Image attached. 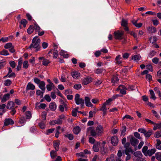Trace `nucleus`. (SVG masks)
<instances>
[{
	"label": "nucleus",
	"instance_id": "nucleus-1",
	"mask_svg": "<svg viewBox=\"0 0 161 161\" xmlns=\"http://www.w3.org/2000/svg\"><path fill=\"white\" fill-rule=\"evenodd\" d=\"M41 42L40 39L38 38V36H35L32 39V43L29 47V48L31 49L33 47L36 49V51H38L39 50L41 47L39 45Z\"/></svg>",
	"mask_w": 161,
	"mask_h": 161
},
{
	"label": "nucleus",
	"instance_id": "nucleus-2",
	"mask_svg": "<svg viewBox=\"0 0 161 161\" xmlns=\"http://www.w3.org/2000/svg\"><path fill=\"white\" fill-rule=\"evenodd\" d=\"M75 100L77 104H80L81 107L84 106V101L82 98H80V95L79 94H75Z\"/></svg>",
	"mask_w": 161,
	"mask_h": 161
},
{
	"label": "nucleus",
	"instance_id": "nucleus-3",
	"mask_svg": "<svg viewBox=\"0 0 161 161\" xmlns=\"http://www.w3.org/2000/svg\"><path fill=\"white\" fill-rule=\"evenodd\" d=\"M127 139H130V142L131 144L135 147L139 142L138 140L134 137L132 135H130L127 137Z\"/></svg>",
	"mask_w": 161,
	"mask_h": 161
},
{
	"label": "nucleus",
	"instance_id": "nucleus-4",
	"mask_svg": "<svg viewBox=\"0 0 161 161\" xmlns=\"http://www.w3.org/2000/svg\"><path fill=\"white\" fill-rule=\"evenodd\" d=\"M124 34L123 31H118L114 32V38L116 39L120 40L123 39Z\"/></svg>",
	"mask_w": 161,
	"mask_h": 161
},
{
	"label": "nucleus",
	"instance_id": "nucleus-5",
	"mask_svg": "<svg viewBox=\"0 0 161 161\" xmlns=\"http://www.w3.org/2000/svg\"><path fill=\"white\" fill-rule=\"evenodd\" d=\"M89 132L90 133L91 135L92 136L95 137L97 135L96 130H95L92 127H89L87 129V134H88Z\"/></svg>",
	"mask_w": 161,
	"mask_h": 161
},
{
	"label": "nucleus",
	"instance_id": "nucleus-6",
	"mask_svg": "<svg viewBox=\"0 0 161 161\" xmlns=\"http://www.w3.org/2000/svg\"><path fill=\"white\" fill-rule=\"evenodd\" d=\"M96 130L97 134V136H101L103 133V127L101 125H98L96 128Z\"/></svg>",
	"mask_w": 161,
	"mask_h": 161
},
{
	"label": "nucleus",
	"instance_id": "nucleus-7",
	"mask_svg": "<svg viewBox=\"0 0 161 161\" xmlns=\"http://www.w3.org/2000/svg\"><path fill=\"white\" fill-rule=\"evenodd\" d=\"M92 80V78L89 76H87L82 80V83L83 85H86L91 82Z\"/></svg>",
	"mask_w": 161,
	"mask_h": 161
},
{
	"label": "nucleus",
	"instance_id": "nucleus-8",
	"mask_svg": "<svg viewBox=\"0 0 161 161\" xmlns=\"http://www.w3.org/2000/svg\"><path fill=\"white\" fill-rule=\"evenodd\" d=\"M118 138L116 136H114L111 137V143L113 146H116L118 143Z\"/></svg>",
	"mask_w": 161,
	"mask_h": 161
},
{
	"label": "nucleus",
	"instance_id": "nucleus-9",
	"mask_svg": "<svg viewBox=\"0 0 161 161\" xmlns=\"http://www.w3.org/2000/svg\"><path fill=\"white\" fill-rule=\"evenodd\" d=\"M35 88V86L34 85L32 84L31 82H29L27 85L26 87V91L27 92L29 90H34Z\"/></svg>",
	"mask_w": 161,
	"mask_h": 161
},
{
	"label": "nucleus",
	"instance_id": "nucleus-10",
	"mask_svg": "<svg viewBox=\"0 0 161 161\" xmlns=\"http://www.w3.org/2000/svg\"><path fill=\"white\" fill-rule=\"evenodd\" d=\"M118 89H119L120 90V93L122 94L125 95L126 94V90L127 89L124 86L120 85L119 86Z\"/></svg>",
	"mask_w": 161,
	"mask_h": 161
},
{
	"label": "nucleus",
	"instance_id": "nucleus-11",
	"mask_svg": "<svg viewBox=\"0 0 161 161\" xmlns=\"http://www.w3.org/2000/svg\"><path fill=\"white\" fill-rule=\"evenodd\" d=\"M14 124V122L11 119H6L4 122V125L5 126L8 125L10 124L13 125Z\"/></svg>",
	"mask_w": 161,
	"mask_h": 161
},
{
	"label": "nucleus",
	"instance_id": "nucleus-12",
	"mask_svg": "<svg viewBox=\"0 0 161 161\" xmlns=\"http://www.w3.org/2000/svg\"><path fill=\"white\" fill-rule=\"evenodd\" d=\"M39 103L37 102L36 104V109L40 108L44 109L46 107V105L45 103H41L40 105Z\"/></svg>",
	"mask_w": 161,
	"mask_h": 161
},
{
	"label": "nucleus",
	"instance_id": "nucleus-13",
	"mask_svg": "<svg viewBox=\"0 0 161 161\" xmlns=\"http://www.w3.org/2000/svg\"><path fill=\"white\" fill-rule=\"evenodd\" d=\"M85 103L86 106L88 107H92L93 106L92 104L90 102V99L89 97H85Z\"/></svg>",
	"mask_w": 161,
	"mask_h": 161
},
{
	"label": "nucleus",
	"instance_id": "nucleus-14",
	"mask_svg": "<svg viewBox=\"0 0 161 161\" xmlns=\"http://www.w3.org/2000/svg\"><path fill=\"white\" fill-rule=\"evenodd\" d=\"M156 151L155 149H152L151 150H147L146 154L145 155V156H151L152 155L154 154Z\"/></svg>",
	"mask_w": 161,
	"mask_h": 161
},
{
	"label": "nucleus",
	"instance_id": "nucleus-15",
	"mask_svg": "<svg viewBox=\"0 0 161 161\" xmlns=\"http://www.w3.org/2000/svg\"><path fill=\"white\" fill-rule=\"evenodd\" d=\"M100 145V143L97 142L94 144L93 147V149L95 152H98L99 151V147Z\"/></svg>",
	"mask_w": 161,
	"mask_h": 161
},
{
	"label": "nucleus",
	"instance_id": "nucleus-16",
	"mask_svg": "<svg viewBox=\"0 0 161 161\" xmlns=\"http://www.w3.org/2000/svg\"><path fill=\"white\" fill-rule=\"evenodd\" d=\"M18 63L17 66V67L16 69L17 71H19L20 70L21 66L22 64L23 60L22 58H20L18 60Z\"/></svg>",
	"mask_w": 161,
	"mask_h": 161
},
{
	"label": "nucleus",
	"instance_id": "nucleus-17",
	"mask_svg": "<svg viewBox=\"0 0 161 161\" xmlns=\"http://www.w3.org/2000/svg\"><path fill=\"white\" fill-rule=\"evenodd\" d=\"M60 144V142L58 141H54L53 142V146L56 151H57L59 149V145Z\"/></svg>",
	"mask_w": 161,
	"mask_h": 161
},
{
	"label": "nucleus",
	"instance_id": "nucleus-18",
	"mask_svg": "<svg viewBox=\"0 0 161 161\" xmlns=\"http://www.w3.org/2000/svg\"><path fill=\"white\" fill-rule=\"evenodd\" d=\"M10 96V94L9 93L4 95L2 99V102L4 103L8 100Z\"/></svg>",
	"mask_w": 161,
	"mask_h": 161
},
{
	"label": "nucleus",
	"instance_id": "nucleus-19",
	"mask_svg": "<svg viewBox=\"0 0 161 161\" xmlns=\"http://www.w3.org/2000/svg\"><path fill=\"white\" fill-rule=\"evenodd\" d=\"M57 106L55 103H51L49 105V108L50 109L53 111H55L56 109Z\"/></svg>",
	"mask_w": 161,
	"mask_h": 161
},
{
	"label": "nucleus",
	"instance_id": "nucleus-20",
	"mask_svg": "<svg viewBox=\"0 0 161 161\" xmlns=\"http://www.w3.org/2000/svg\"><path fill=\"white\" fill-rule=\"evenodd\" d=\"M14 103L12 101H9L7 105V108L8 109H11L13 108L14 106Z\"/></svg>",
	"mask_w": 161,
	"mask_h": 161
},
{
	"label": "nucleus",
	"instance_id": "nucleus-21",
	"mask_svg": "<svg viewBox=\"0 0 161 161\" xmlns=\"http://www.w3.org/2000/svg\"><path fill=\"white\" fill-rule=\"evenodd\" d=\"M45 83L43 81H41L39 84V87L43 91H45Z\"/></svg>",
	"mask_w": 161,
	"mask_h": 161
},
{
	"label": "nucleus",
	"instance_id": "nucleus-22",
	"mask_svg": "<svg viewBox=\"0 0 161 161\" xmlns=\"http://www.w3.org/2000/svg\"><path fill=\"white\" fill-rule=\"evenodd\" d=\"M71 75L74 78H77L80 76V73L78 71H75L72 72Z\"/></svg>",
	"mask_w": 161,
	"mask_h": 161
},
{
	"label": "nucleus",
	"instance_id": "nucleus-23",
	"mask_svg": "<svg viewBox=\"0 0 161 161\" xmlns=\"http://www.w3.org/2000/svg\"><path fill=\"white\" fill-rule=\"evenodd\" d=\"M121 58H122L120 55L117 56L115 59V63L118 64H120L122 63V61L121 60Z\"/></svg>",
	"mask_w": 161,
	"mask_h": 161
},
{
	"label": "nucleus",
	"instance_id": "nucleus-24",
	"mask_svg": "<svg viewBox=\"0 0 161 161\" xmlns=\"http://www.w3.org/2000/svg\"><path fill=\"white\" fill-rule=\"evenodd\" d=\"M133 154L134 156L137 158H141L142 157L143 155L142 153L140 151H137L133 153Z\"/></svg>",
	"mask_w": 161,
	"mask_h": 161
},
{
	"label": "nucleus",
	"instance_id": "nucleus-25",
	"mask_svg": "<svg viewBox=\"0 0 161 161\" xmlns=\"http://www.w3.org/2000/svg\"><path fill=\"white\" fill-rule=\"evenodd\" d=\"M124 152L126 155H129L130 154V153H133L134 151L131 147H130L129 148L125 149Z\"/></svg>",
	"mask_w": 161,
	"mask_h": 161
},
{
	"label": "nucleus",
	"instance_id": "nucleus-26",
	"mask_svg": "<svg viewBox=\"0 0 161 161\" xmlns=\"http://www.w3.org/2000/svg\"><path fill=\"white\" fill-rule=\"evenodd\" d=\"M60 55L63 56L64 58H67L69 57V55L67 53L63 50H61L59 53Z\"/></svg>",
	"mask_w": 161,
	"mask_h": 161
},
{
	"label": "nucleus",
	"instance_id": "nucleus-27",
	"mask_svg": "<svg viewBox=\"0 0 161 161\" xmlns=\"http://www.w3.org/2000/svg\"><path fill=\"white\" fill-rule=\"evenodd\" d=\"M154 125L153 130H156L157 129H161V123L158 124L155 123Z\"/></svg>",
	"mask_w": 161,
	"mask_h": 161
},
{
	"label": "nucleus",
	"instance_id": "nucleus-28",
	"mask_svg": "<svg viewBox=\"0 0 161 161\" xmlns=\"http://www.w3.org/2000/svg\"><path fill=\"white\" fill-rule=\"evenodd\" d=\"M148 30L151 33H155L157 31L156 28L153 26L149 27L148 29Z\"/></svg>",
	"mask_w": 161,
	"mask_h": 161
},
{
	"label": "nucleus",
	"instance_id": "nucleus-29",
	"mask_svg": "<svg viewBox=\"0 0 161 161\" xmlns=\"http://www.w3.org/2000/svg\"><path fill=\"white\" fill-rule=\"evenodd\" d=\"M157 40V38L156 36H151L149 38V41L150 42L153 43L155 42Z\"/></svg>",
	"mask_w": 161,
	"mask_h": 161
},
{
	"label": "nucleus",
	"instance_id": "nucleus-30",
	"mask_svg": "<svg viewBox=\"0 0 161 161\" xmlns=\"http://www.w3.org/2000/svg\"><path fill=\"white\" fill-rule=\"evenodd\" d=\"M73 131L75 134H78L80 131V128L79 126H76L74 128Z\"/></svg>",
	"mask_w": 161,
	"mask_h": 161
},
{
	"label": "nucleus",
	"instance_id": "nucleus-31",
	"mask_svg": "<svg viewBox=\"0 0 161 161\" xmlns=\"http://www.w3.org/2000/svg\"><path fill=\"white\" fill-rule=\"evenodd\" d=\"M34 31V26L33 25H31L27 30V33L30 34H31Z\"/></svg>",
	"mask_w": 161,
	"mask_h": 161
},
{
	"label": "nucleus",
	"instance_id": "nucleus-32",
	"mask_svg": "<svg viewBox=\"0 0 161 161\" xmlns=\"http://www.w3.org/2000/svg\"><path fill=\"white\" fill-rule=\"evenodd\" d=\"M33 26L34 28V29L36 31V32H38V31H40L41 28L35 22L34 24V26Z\"/></svg>",
	"mask_w": 161,
	"mask_h": 161
},
{
	"label": "nucleus",
	"instance_id": "nucleus-33",
	"mask_svg": "<svg viewBox=\"0 0 161 161\" xmlns=\"http://www.w3.org/2000/svg\"><path fill=\"white\" fill-rule=\"evenodd\" d=\"M141 57L139 55H135L132 57V59L134 61H137L140 60Z\"/></svg>",
	"mask_w": 161,
	"mask_h": 161
},
{
	"label": "nucleus",
	"instance_id": "nucleus-34",
	"mask_svg": "<svg viewBox=\"0 0 161 161\" xmlns=\"http://www.w3.org/2000/svg\"><path fill=\"white\" fill-rule=\"evenodd\" d=\"M114 155L113 154L111 155L110 157L106 158V161H114L115 159Z\"/></svg>",
	"mask_w": 161,
	"mask_h": 161
},
{
	"label": "nucleus",
	"instance_id": "nucleus-35",
	"mask_svg": "<svg viewBox=\"0 0 161 161\" xmlns=\"http://www.w3.org/2000/svg\"><path fill=\"white\" fill-rule=\"evenodd\" d=\"M119 80L118 77L116 75H114L112 78L111 81L112 82L114 83L117 81H118Z\"/></svg>",
	"mask_w": 161,
	"mask_h": 161
},
{
	"label": "nucleus",
	"instance_id": "nucleus-36",
	"mask_svg": "<svg viewBox=\"0 0 161 161\" xmlns=\"http://www.w3.org/2000/svg\"><path fill=\"white\" fill-rule=\"evenodd\" d=\"M50 62L49 60L45 58L42 61V64L43 65L47 66L50 63Z\"/></svg>",
	"mask_w": 161,
	"mask_h": 161
},
{
	"label": "nucleus",
	"instance_id": "nucleus-37",
	"mask_svg": "<svg viewBox=\"0 0 161 161\" xmlns=\"http://www.w3.org/2000/svg\"><path fill=\"white\" fill-rule=\"evenodd\" d=\"M50 155L52 158H54L57 156L56 151L52 150L50 152Z\"/></svg>",
	"mask_w": 161,
	"mask_h": 161
},
{
	"label": "nucleus",
	"instance_id": "nucleus-38",
	"mask_svg": "<svg viewBox=\"0 0 161 161\" xmlns=\"http://www.w3.org/2000/svg\"><path fill=\"white\" fill-rule=\"evenodd\" d=\"M126 130V128L125 126H123L121 130V135L124 136L125 134V132Z\"/></svg>",
	"mask_w": 161,
	"mask_h": 161
},
{
	"label": "nucleus",
	"instance_id": "nucleus-39",
	"mask_svg": "<svg viewBox=\"0 0 161 161\" xmlns=\"http://www.w3.org/2000/svg\"><path fill=\"white\" fill-rule=\"evenodd\" d=\"M155 156L158 160L161 161V153H157L155 154Z\"/></svg>",
	"mask_w": 161,
	"mask_h": 161
},
{
	"label": "nucleus",
	"instance_id": "nucleus-40",
	"mask_svg": "<svg viewBox=\"0 0 161 161\" xmlns=\"http://www.w3.org/2000/svg\"><path fill=\"white\" fill-rule=\"evenodd\" d=\"M148 147L147 146H145L143 147L142 149V152L145 155L147 154V153L148 150Z\"/></svg>",
	"mask_w": 161,
	"mask_h": 161
},
{
	"label": "nucleus",
	"instance_id": "nucleus-41",
	"mask_svg": "<svg viewBox=\"0 0 161 161\" xmlns=\"http://www.w3.org/2000/svg\"><path fill=\"white\" fill-rule=\"evenodd\" d=\"M149 92H150V95H151V98L153 99L154 100L156 99V97L155 96L154 93L153 91L152 90H149Z\"/></svg>",
	"mask_w": 161,
	"mask_h": 161
},
{
	"label": "nucleus",
	"instance_id": "nucleus-42",
	"mask_svg": "<svg viewBox=\"0 0 161 161\" xmlns=\"http://www.w3.org/2000/svg\"><path fill=\"white\" fill-rule=\"evenodd\" d=\"M12 83V81L9 79L5 80L4 85L5 86H10Z\"/></svg>",
	"mask_w": 161,
	"mask_h": 161
},
{
	"label": "nucleus",
	"instance_id": "nucleus-43",
	"mask_svg": "<svg viewBox=\"0 0 161 161\" xmlns=\"http://www.w3.org/2000/svg\"><path fill=\"white\" fill-rule=\"evenodd\" d=\"M152 133V130H149L147 132L145 133L144 135L146 137H149Z\"/></svg>",
	"mask_w": 161,
	"mask_h": 161
},
{
	"label": "nucleus",
	"instance_id": "nucleus-44",
	"mask_svg": "<svg viewBox=\"0 0 161 161\" xmlns=\"http://www.w3.org/2000/svg\"><path fill=\"white\" fill-rule=\"evenodd\" d=\"M128 24L127 20L123 19L122 20L121 25L123 26H127Z\"/></svg>",
	"mask_w": 161,
	"mask_h": 161
},
{
	"label": "nucleus",
	"instance_id": "nucleus-45",
	"mask_svg": "<svg viewBox=\"0 0 161 161\" xmlns=\"http://www.w3.org/2000/svg\"><path fill=\"white\" fill-rule=\"evenodd\" d=\"M154 136L156 138L161 137V131L156 132L154 134Z\"/></svg>",
	"mask_w": 161,
	"mask_h": 161
},
{
	"label": "nucleus",
	"instance_id": "nucleus-46",
	"mask_svg": "<svg viewBox=\"0 0 161 161\" xmlns=\"http://www.w3.org/2000/svg\"><path fill=\"white\" fill-rule=\"evenodd\" d=\"M0 53L1 55H2L6 56L9 55V53L8 52L7 50L4 49L1 51Z\"/></svg>",
	"mask_w": 161,
	"mask_h": 161
},
{
	"label": "nucleus",
	"instance_id": "nucleus-47",
	"mask_svg": "<svg viewBox=\"0 0 161 161\" xmlns=\"http://www.w3.org/2000/svg\"><path fill=\"white\" fill-rule=\"evenodd\" d=\"M27 23V21L25 19H22L21 20L20 24L23 25L24 26V27H25Z\"/></svg>",
	"mask_w": 161,
	"mask_h": 161
},
{
	"label": "nucleus",
	"instance_id": "nucleus-48",
	"mask_svg": "<svg viewBox=\"0 0 161 161\" xmlns=\"http://www.w3.org/2000/svg\"><path fill=\"white\" fill-rule=\"evenodd\" d=\"M54 85L53 84H48L46 86V88L47 90L50 91L52 89V88L54 87Z\"/></svg>",
	"mask_w": 161,
	"mask_h": 161
},
{
	"label": "nucleus",
	"instance_id": "nucleus-49",
	"mask_svg": "<svg viewBox=\"0 0 161 161\" xmlns=\"http://www.w3.org/2000/svg\"><path fill=\"white\" fill-rule=\"evenodd\" d=\"M107 105L105 104V103H104L101 108H100V111H107V108L106 107V105Z\"/></svg>",
	"mask_w": 161,
	"mask_h": 161
},
{
	"label": "nucleus",
	"instance_id": "nucleus-50",
	"mask_svg": "<svg viewBox=\"0 0 161 161\" xmlns=\"http://www.w3.org/2000/svg\"><path fill=\"white\" fill-rule=\"evenodd\" d=\"M8 76L9 78L10 77H15V74L14 72L11 73V74H8L4 77Z\"/></svg>",
	"mask_w": 161,
	"mask_h": 161
},
{
	"label": "nucleus",
	"instance_id": "nucleus-51",
	"mask_svg": "<svg viewBox=\"0 0 161 161\" xmlns=\"http://www.w3.org/2000/svg\"><path fill=\"white\" fill-rule=\"evenodd\" d=\"M152 113H153L155 117L158 119H159L160 118L159 114L155 111L154 110H152Z\"/></svg>",
	"mask_w": 161,
	"mask_h": 161
},
{
	"label": "nucleus",
	"instance_id": "nucleus-52",
	"mask_svg": "<svg viewBox=\"0 0 161 161\" xmlns=\"http://www.w3.org/2000/svg\"><path fill=\"white\" fill-rule=\"evenodd\" d=\"M81 87V86L80 84H75L74 86V88L76 90L80 89Z\"/></svg>",
	"mask_w": 161,
	"mask_h": 161
},
{
	"label": "nucleus",
	"instance_id": "nucleus-53",
	"mask_svg": "<svg viewBox=\"0 0 161 161\" xmlns=\"http://www.w3.org/2000/svg\"><path fill=\"white\" fill-rule=\"evenodd\" d=\"M54 130L55 129L54 128H52L47 130L46 134L47 135H48L49 134L53 133Z\"/></svg>",
	"mask_w": 161,
	"mask_h": 161
},
{
	"label": "nucleus",
	"instance_id": "nucleus-54",
	"mask_svg": "<svg viewBox=\"0 0 161 161\" xmlns=\"http://www.w3.org/2000/svg\"><path fill=\"white\" fill-rule=\"evenodd\" d=\"M10 66L13 68H14L16 66V64L14 61H10L9 62Z\"/></svg>",
	"mask_w": 161,
	"mask_h": 161
},
{
	"label": "nucleus",
	"instance_id": "nucleus-55",
	"mask_svg": "<svg viewBox=\"0 0 161 161\" xmlns=\"http://www.w3.org/2000/svg\"><path fill=\"white\" fill-rule=\"evenodd\" d=\"M12 46V44L11 43H8L6 44L4 46V48L5 49H8L9 48H10Z\"/></svg>",
	"mask_w": 161,
	"mask_h": 161
},
{
	"label": "nucleus",
	"instance_id": "nucleus-56",
	"mask_svg": "<svg viewBox=\"0 0 161 161\" xmlns=\"http://www.w3.org/2000/svg\"><path fill=\"white\" fill-rule=\"evenodd\" d=\"M29 64L27 61H25L23 64V67L24 68L27 69L28 67Z\"/></svg>",
	"mask_w": 161,
	"mask_h": 161
},
{
	"label": "nucleus",
	"instance_id": "nucleus-57",
	"mask_svg": "<svg viewBox=\"0 0 161 161\" xmlns=\"http://www.w3.org/2000/svg\"><path fill=\"white\" fill-rule=\"evenodd\" d=\"M36 94L38 96H41V97L43 96V93L40 90H38L36 91Z\"/></svg>",
	"mask_w": 161,
	"mask_h": 161
},
{
	"label": "nucleus",
	"instance_id": "nucleus-58",
	"mask_svg": "<svg viewBox=\"0 0 161 161\" xmlns=\"http://www.w3.org/2000/svg\"><path fill=\"white\" fill-rule=\"evenodd\" d=\"M152 62L155 64H157L158 63L159 59L157 57H155L152 59Z\"/></svg>",
	"mask_w": 161,
	"mask_h": 161
},
{
	"label": "nucleus",
	"instance_id": "nucleus-59",
	"mask_svg": "<svg viewBox=\"0 0 161 161\" xmlns=\"http://www.w3.org/2000/svg\"><path fill=\"white\" fill-rule=\"evenodd\" d=\"M39 125L40 128L43 129L45 128V125L43 122H41L39 123Z\"/></svg>",
	"mask_w": 161,
	"mask_h": 161
},
{
	"label": "nucleus",
	"instance_id": "nucleus-60",
	"mask_svg": "<svg viewBox=\"0 0 161 161\" xmlns=\"http://www.w3.org/2000/svg\"><path fill=\"white\" fill-rule=\"evenodd\" d=\"M146 69L151 71H153V68L152 66L150 64H148L146 66Z\"/></svg>",
	"mask_w": 161,
	"mask_h": 161
},
{
	"label": "nucleus",
	"instance_id": "nucleus-61",
	"mask_svg": "<svg viewBox=\"0 0 161 161\" xmlns=\"http://www.w3.org/2000/svg\"><path fill=\"white\" fill-rule=\"evenodd\" d=\"M102 69H97L95 71V73L97 74H99L102 73L103 71Z\"/></svg>",
	"mask_w": 161,
	"mask_h": 161
},
{
	"label": "nucleus",
	"instance_id": "nucleus-62",
	"mask_svg": "<svg viewBox=\"0 0 161 161\" xmlns=\"http://www.w3.org/2000/svg\"><path fill=\"white\" fill-rule=\"evenodd\" d=\"M58 56V51L57 50H54L53 53V57L54 58H57Z\"/></svg>",
	"mask_w": 161,
	"mask_h": 161
},
{
	"label": "nucleus",
	"instance_id": "nucleus-63",
	"mask_svg": "<svg viewBox=\"0 0 161 161\" xmlns=\"http://www.w3.org/2000/svg\"><path fill=\"white\" fill-rule=\"evenodd\" d=\"M34 81L37 84H39L41 82L40 80L36 77L34 78Z\"/></svg>",
	"mask_w": 161,
	"mask_h": 161
},
{
	"label": "nucleus",
	"instance_id": "nucleus-64",
	"mask_svg": "<svg viewBox=\"0 0 161 161\" xmlns=\"http://www.w3.org/2000/svg\"><path fill=\"white\" fill-rule=\"evenodd\" d=\"M130 34L131 35L133 36L136 40L137 39V34L134 32L131 31L130 32Z\"/></svg>",
	"mask_w": 161,
	"mask_h": 161
}]
</instances>
